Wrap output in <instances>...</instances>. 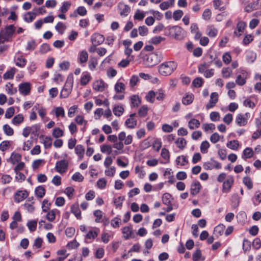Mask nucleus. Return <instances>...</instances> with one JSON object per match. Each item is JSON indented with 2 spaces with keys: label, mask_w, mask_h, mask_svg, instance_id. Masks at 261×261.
Segmentation results:
<instances>
[{
  "label": "nucleus",
  "mask_w": 261,
  "mask_h": 261,
  "mask_svg": "<svg viewBox=\"0 0 261 261\" xmlns=\"http://www.w3.org/2000/svg\"><path fill=\"white\" fill-rule=\"evenodd\" d=\"M177 63L173 61L165 62L161 64L159 67V73L163 76L171 74L177 68Z\"/></svg>",
  "instance_id": "nucleus-1"
},
{
  "label": "nucleus",
  "mask_w": 261,
  "mask_h": 261,
  "mask_svg": "<svg viewBox=\"0 0 261 261\" xmlns=\"http://www.w3.org/2000/svg\"><path fill=\"white\" fill-rule=\"evenodd\" d=\"M181 32V28L177 25L168 27L165 29V34L166 35L173 37L176 39L180 38Z\"/></svg>",
  "instance_id": "nucleus-2"
},
{
  "label": "nucleus",
  "mask_w": 261,
  "mask_h": 261,
  "mask_svg": "<svg viewBox=\"0 0 261 261\" xmlns=\"http://www.w3.org/2000/svg\"><path fill=\"white\" fill-rule=\"evenodd\" d=\"M73 83V77H68L64 87L61 91L60 95V98H65L69 96L72 89Z\"/></svg>",
  "instance_id": "nucleus-3"
},
{
  "label": "nucleus",
  "mask_w": 261,
  "mask_h": 261,
  "mask_svg": "<svg viewBox=\"0 0 261 261\" xmlns=\"http://www.w3.org/2000/svg\"><path fill=\"white\" fill-rule=\"evenodd\" d=\"M68 162L65 160L58 161L56 163L55 169L60 173H63L66 172L68 167Z\"/></svg>",
  "instance_id": "nucleus-4"
},
{
  "label": "nucleus",
  "mask_w": 261,
  "mask_h": 261,
  "mask_svg": "<svg viewBox=\"0 0 261 261\" xmlns=\"http://www.w3.org/2000/svg\"><path fill=\"white\" fill-rule=\"evenodd\" d=\"M234 182V179L232 176H228L222 185V191L224 193H228L230 191L231 187Z\"/></svg>",
  "instance_id": "nucleus-5"
},
{
  "label": "nucleus",
  "mask_w": 261,
  "mask_h": 261,
  "mask_svg": "<svg viewBox=\"0 0 261 261\" xmlns=\"http://www.w3.org/2000/svg\"><path fill=\"white\" fill-rule=\"evenodd\" d=\"M119 14L122 17L127 16L130 12V7L125 4L124 3L120 2L118 5Z\"/></svg>",
  "instance_id": "nucleus-6"
},
{
  "label": "nucleus",
  "mask_w": 261,
  "mask_h": 261,
  "mask_svg": "<svg viewBox=\"0 0 261 261\" xmlns=\"http://www.w3.org/2000/svg\"><path fill=\"white\" fill-rule=\"evenodd\" d=\"M204 168L206 170H212L214 168L220 169L221 165L218 162L211 160L210 162L204 163L203 165Z\"/></svg>",
  "instance_id": "nucleus-7"
},
{
  "label": "nucleus",
  "mask_w": 261,
  "mask_h": 261,
  "mask_svg": "<svg viewBox=\"0 0 261 261\" xmlns=\"http://www.w3.org/2000/svg\"><path fill=\"white\" fill-rule=\"evenodd\" d=\"M31 85L29 82H24L19 84V91L23 95L26 96L30 93Z\"/></svg>",
  "instance_id": "nucleus-8"
},
{
  "label": "nucleus",
  "mask_w": 261,
  "mask_h": 261,
  "mask_svg": "<svg viewBox=\"0 0 261 261\" xmlns=\"http://www.w3.org/2000/svg\"><path fill=\"white\" fill-rule=\"evenodd\" d=\"M104 40V36L98 33H94L91 36V42L92 44L95 45H99L102 44Z\"/></svg>",
  "instance_id": "nucleus-9"
},
{
  "label": "nucleus",
  "mask_w": 261,
  "mask_h": 261,
  "mask_svg": "<svg viewBox=\"0 0 261 261\" xmlns=\"http://www.w3.org/2000/svg\"><path fill=\"white\" fill-rule=\"evenodd\" d=\"M28 196V193L26 190L17 191L14 195L15 201L19 203Z\"/></svg>",
  "instance_id": "nucleus-10"
},
{
  "label": "nucleus",
  "mask_w": 261,
  "mask_h": 261,
  "mask_svg": "<svg viewBox=\"0 0 261 261\" xmlns=\"http://www.w3.org/2000/svg\"><path fill=\"white\" fill-rule=\"evenodd\" d=\"M218 94L217 92H213L210 96L209 102L206 105V109H210L213 108L218 102Z\"/></svg>",
  "instance_id": "nucleus-11"
},
{
  "label": "nucleus",
  "mask_w": 261,
  "mask_h": 261,
  "mask_svg": "<svg viewBox=\"0 0 261 261\" xmlns=\"http://www.w3.org/2000/svg\"><path fill=\"white\" fill-rule=\"evenodd\" d=\"M148 62H150V66L158 64L161 61L159 57L158 53H152L150 54L147 59Z\"/></svg>",
  "instance_id": "nucleus-12"
},
{
  "label": "nucleus",
  "mask_w": 261,
  "mask_h": 261,
  "mask_svg": "<svg viewBox=\"0 0 261 261\" xmlns=\"http://www.w3.org/2000/svg\"><path fill=\"white\" fill-rule=\"evenodd\" d=\"M15 31V27L13 24L9 25L6 27L5 31L3 33L4 38L6 39H9L11 37Z\"/></svg>",
  "instance_id": "nucleus-13"
},
{
  "label": "nucleus",
  "mask_w": 261,
  "mask_h": 261,
  "mask_svg": "<svg viewBox=\"0 0 261 261\" xmlns=\"http://www.w3.org/2000/svg\"><path fill=\"white\" fill-rule=\"evenodd\" d=\"M93 88L96 91L102 92L105 89V83L102 80H98L93 83Z\"/></svg>",
  "instance_id": "nucleus-14"
},
{
  "label": "nucleus",
  "mask_w": 261,
  "mask_h": 261,
  "mask_svg": "<svg viewBox=\"0 0 261 261\" xmlns=\"http://www.w3.org/2000/svg\"><path fill=\"white\" fill-rule=\"evenodd\" d=\"M201 189V185L198 181H194L191 186L190 193L193 195L197 194Z\"/></svg>",
  "instance_id": "nucleus-15"
},
{
  "label": "nucleus",
  "mask_w": 261,
  "mask_h": 261,
  "mask_svg": "<svg viewBox=\"0 0 261 261\" xmlns=\"http://www.w3.org/2000/svg\"><path fill=\"white\" fill-rule=\"evenodd\" d=\"M236 122L240 126H245L247 123V118L243 114H239L236 117Z\"/></svg>",
  "instance_id": "nucleus-16"
},
{
  "label": "nucleus",
  "mask_w": 261,
  "mask_h": 261,
  "mask_svg": "<svg viewBox=\"0 0 261 261\" xmlns=\"http://www.w3.org/2000/svg\"><path fill=\"white\" fill-rule=\"evenodd\" d=\"M37 16V13L34 12H29L23 16L24 20L28 23L32 22Z\"/></svg>",
  "instance_id": "nucleus-17"
},
{
  "label": "nucleus",
  "mask_w": 261,
  "mask_h": 261,
  "mask_svg": "<svg viewBox=\"0 0 261 261\" xmlns=\"http://www.w3.org/2000/svg\"><path fill=\"white\" fill-rule=\"evenodd\" d=\"M71 212L75 215L77 219H81V213L77 204L71 205Z\"/></svg>",
  "instance_id": "nucleus-18"
},
{
  "label": "nucleus",
  "mask_w": 261,
  "mask_h": 261,
  "mask_svg": "<svg viewBox=\"0 0 261 261\" xmlns=\"http://www.w3.org/2000/svg\"><path fill=\"white\" fill-rule=\"evenodd\" d=\"M75 153L78 155L79 158L81 159L83 158L85 153V148L82 145H77L75 147Z\"/></svg>",
  "instance_id": "nucleus-19"
},
{
  "label": "nucleus",
  "mask_w": 261,
  "mask_h": 261,
  "mask_svg": "<svg viewBox=\"0 0 261 261\" xmlns=\"http://www.w3.org/2000/svg\"><path fill=\"white\" fill-rule=\"evenodd\" d=\"M175 0H168V1L163 2L160 5V8L162 10L168 9L174 4Z\"/></svg>",
  "instance_id": "nucleus-20"
},
{
  "label": "nucleus",
  "mask_w": 261,
  "mask_h": 261,
  "mask_svg": "<svg viewBox=\"0 0 261 261\" xmlns=\"http://www.w3.org/2000/svg\"><path fill=\"white\" fill-rule=\"evenodd\" d=\"M132 107H137L141 103V101L138 95H133L130 98Z\"/></svg>",
  "instance_id": "nucleus-21"
},
{
  "label": "nucleus",
  "mask_w": 261,
  "mask_h": 261,
  "mask_svg": "<svg viewBox=\"0 0 261 261\" xmlns=\"http://www.w3.org/2000/svg\"><path fill=\"white\" fill-rule=\"evenodd\" d=\"M194 97V95L192 93L187 94L182 97V102L185 105H190L193 102Z\"/></svg>",
  "instance_id": "nucleus-22"
},
{
  "label": "nucleus",
  "mask_w": 261,
  "mask_h": 261,
  "mask_svg": "<svg viewBox=\"0 0 261 261\" xmlns=\"http://www.w3.org/2000/svg\"><path fill=\"white\" fill-rule=\"evenodd\" d=\"M88 58V54L86 51H81L79 55V61L81 64L87 62Z\"/></svg>",
  "instance_id": "nucleus-23"
},
{
  "label": "nucleus",
  "mask_w": 261,
  "mask_h": 261,
  "mask_svg": "<svg viewBox=\"0 0 261 261\" xmlns=\"http://www.w3.org/2000/svg\"><path fill=\"white\" fill-rule=\"evenodd\" d=\"M225 226L223 224H219L217 225L214 228V234L217 236V237H219L220 236H221L225 229Z\"/></svg>",
  "instance_id": "nucleus-24"
},
{
  "label": "nucleus",
  "mask_w": 261,
  "mask_h": 261,
  "mask_svg": "<svg viewBox=\"0 0 261 261\" xmlns=\"http://www.w3.org/2000/svg\"><path fill=\"white\" fill-rule=\"evenodd\" d=\"M243 75L239 74L237 76L236 83L239 86H243L245 84L246 81V73H243Z\"/></svg>",
  "instance_id": "nucleus-25"
},
{
  "label": "nucleus",
  "mask_w": 261,
  "mask_h": 261,
  "mask_svg": "<svg viewBox=\"0 0 261 261\" xmlns=\"http://www.w3.org/2000/svg\"><path fill=\"white\" fill-rule=\"evenodd\" d=\"M122 233L124 234V238L125 240L128 239L132 234L133 229L132 228L129 226H125L123 227Z\"/></svg>",
  "instance_id": "nucleus-26"
},
{
  "label": "nucleus",
  "mask_w": 261,
  "mask_h": 261,
  "mask_svg": "<svg viewBox=\"0 0 261 261\" xmlns=\"http://www.w3.org/2000/svg\"><path fill=\"white\" fill-rule=\"evenodd\" d=\"M125 124L128 128H133L137 124V121L135 118H129L125 122Z\"/></svg>",
  "instance_id": "nucleus-27"
},
{
  "label": "nucleus",
  "mask_w": 261,
  "mask_h": 261,
  "mask_svg": "<svg viewBox=\"0 0 261 261\" xmlns=\"http://www.w3.org/2000/svg\"><path fill=\"white\" fill-rule=\"evenodd\" d=\"M226 146L229 148L236 150L238 149L239 146V143L238 140H234L232 141H228L226 144Z\"/></svg>",
  "instance_id": "nucleus-28"
},
{
  "label": "nucleus",
  "mask_w": 261,
  "mask_h": 261,
  "mask_svg": "<svg viewBox=\"0 0 261 261\" xmlns=\"http://www.w3.org/2000/svg\"><path fill=\"white\" fill-rule=\"evenodd\" d=\"M176 163L177 165L180 166H185L188 163V161L187 157L184 155L178 156L176 159Z\"/></svg>",
  "instance_id": "nucleus-29"
},
{
  "label": "nucleus",
  "mask_w": 261,
  "mask_h": 261,
  "mask_svg": "<svg viewBox=\"0 0 261 261\" xmlns=\"http://www.w3.org/2000/svg\"><path fill=\"white\" fill-rule=\"evenodd\" d=\"M193 261H199L200 260L203 261L204 257L202 256L201 252L199 249H197L195 252L193 254Z\"/></svg>",
  "instance_id": "nucleus-30"
},
{
  "label": "nucleus",
  "mask_w": 261,
  "mask_h": 261,
  "mask_svg": "<svg viewBox=\"0 0 261 261\" xmlns=\"http://www.w3.org/2000/svg\"><path fill=\"white\" fill-rule=\"evenodd\" d=\"M245 27H246V23L245 22H244L243 21H239L238 23L237 26V31L239 33L238 34L237 32L236 31H235L234 32V34L237 36H240L241 35V34L240 33L242 32L243 31V30H244Z\"/></svg>",
  "instance_id": "nucleus-31"
},
{
  "label": "nucleus",
  "mask_w": 261,
  "mask_h": 261,
  "mask_svg": "<svg viewBox=\"0 0 261 261\" xmlns=\"http://www.w3.org/2000/svg\"><path fill=\"white\" fill-rule=\"evenodd\" d=\"M114 114L116 116H121L124 112V108L121 106H115L113 110Z\"/></svg>",
  "instance_id": "nucleus-32"
},
{
  "label": "nucleus",
  "mask_w": 261,
  "mask_h": 261,
  "mask_svg": "<svg viewBox=\"0 0 261 261\" xmlns=\"http://www.w3.org/2000/svg\"><path fill=\"white\" fill-rule=\"evenodd\" d=\"M200 124L199 121L196 119H192L188 123L189 127L191 129H194L199 127Z\"/></svg>",
  "instance_id": "nucleus-33"
},
{
  "label": "nucleus",
  "mask_w": 261,
  "mask_h": 261,
  "mask_svg": "<svg viewBox=\"0 0 261 261\" xmlns=\"http://www.w3.org/2000/svg\"><path fill=\"white\" fill-rule=\"evenodd\" d=\"M94 216L96 217L95 222L96 223L102 222L103 213L99 210H95L93 212Z\"/></svg>",
  "instance_id": "nucleus-34"
},
{
  "label": "nucleus",
  "mask_w": 261,
  "mask_h": 261,
  "mask_svg": "<svg viewBox=\"0 0 261 261\" xmlns=\"http://www.w3.org/2000/svg\"><path fill=\"white\" fill-rule=\"evenodd\" d=\"M175 143L177 145V146L180 149H184L187 144V142L186 140L183 138H179L178 139L175 141Z\"/></svg>",
  "instance_id": "nucleus-35"
},
{
  "label": "nucleus",
  "mask_w": 261,
  "mask_h": 261,
  "mask_svg": "<svg viewBox=\"0 0 261 261\" xmlns=\"http://www.w3.org/2000/svg\"><path fill=\"white\" fill-rule=\"evenodd\" d=\"M27 60L22 56L18 57L15 59V64L19 67H24L25 66Z\"/></svg>",
  "instance_id": "nucleus-36"
},
{
  "label": "nucleus",
  "mask_w": 261,
  "mask_h": 261,
  "mask_svg": "<svg viewBox=\"0 0 261 261\" xmlns=\"http://www.w3.org/2000/svg\"><path fill=\"white\" fill-rule=\"evenodd\" d=\"M16 69L14 67L12 68L10 70L7 71L4 74V78L5 79H12L16 72Z\"/></svg>",
  "instance_id": "nucleus-37"
},
{
  "label": "nucleus",
  "mask_w": 261,
  "mask_h": 261,
  "mask_svg": "<svg viewBox=\"0 0 261 261\" xmlns=\"http://www.w3.org/2000/svg\"><path fill=\"white\" fill-rule=\"evenodd\" d=\"M24 118L22 114H18L15 116L12 119V122L13 124L17 125L23 121Z\"/></svg>",
  "instance_id": "nucleus-38"
},
{
  "label": "nucleus",
  "mask_w": 261,
  "mask_h": 261,
  "mask_svg": "<svg viewBox=\"0 0 261 261\" xmlns=\"http://www.w3.org/2000/svg\"><path fill=\"white\" fill-rule=\"evenodd\" d=\"M90 74L88 72L85 73L81 77V84L83 86L86 85L91 80Z\"/></svg>",
  "instance_id": "nucleus-39"
},
{
  "label": "nucleus",
  "mask_w": 261,
  "mask_h": 261,
  "mask_svg": "<svg viewBox=\"0 0 261 261\" xmlns=\"http://www.w3.org/2000/svg\"><path fill=\"white\" fill-rule=\"evenodd\" d=\"M71 5L70 2H64L60 9V11L63 13H66L70 9Z\"/></svg>",
  "instance_id": "nucleus-40"
},
{
  "label": "nucleus",
  "mask_w": 261,
  "mask_h": 261,
  "mask_svg": "<svg viewBox=\"0 0 261 261\" xmlns=\"http://www.w3.org/2000/svg\"><path fill=\"white\" fill-rule=\"evenodd\" d=\"M252 201L254 205H257L261 202V192L258 191L256 192Z\"/></svg>",
  "instance_id": "nucleus-41"
},
{
  "label": "nucleus",
  "mask_w": 261,
  "mask_h": 261,
  "mask_svg": "<svg viewBox=\"0 0 261 261\" xmlns=\"http://www.w3.org/2000/svg\"><path fill=\"white\" fill-rule=\"evenodd\" d=\"M45 193V190L42 186H38L35 189V194L39 198H42Z\"/></svg>",
  "instance_id": "nucleus-42"
},
{
  "label": "nucleus",
  "mask_w": 261,
  "mask_h": 261,
  "mask_svg": "<svg viewBox=\"0 0 261 261\" xmlns=\"http://www.w3.org/2000/svg\"><path fill=\"white\" fill-rule=\"evenodd\" d=\"M210 145L208 142L207 141H203L200 145V151L202 153H206L207 152V149L210 147Z\"/></svg>",
  "instance_id": "nucleus-43"
},
{
  "label": "nucleus",
  "mask_w": 261,
  "mask_h": 261,
  "mask_svg": "<svg viewBox=\"0 0 261 261\" xmlns=\"http://www.w3.org/2000/svg\"><path fill=\"white\" fill-rule=\"evenodd\" d=\"M148 108L146 106H142L138 111V115L141 117H145L148 113Z\"/></svg>",
  "instance_id": "nucleus-44"
},
{
  "label": "nucleus",
  "mask_w": 261,
  "mask_h": 261,
  "mask_svg": "<svg viewBox=\"0 0 261 261\" xmlns=\"http://www.w3.org/2000/svg\"><path fill=\"white\" fill-rule=\"evenodd\" d=\"M252 155L253 151L251 148L247 147L244 150L243 158L245 159L251 158Z\"/></svg>",
  "instance_id": "nucleus-45"
},
{
  "label": "nucleus",
  "mask_w": 261,
  "mask_h": 261,
  "mask_svg": "<svg viewBox=\"0 0 261 261\" xmlns=\"http://www.w3.org/2000/svg\"><path fill=\"white\" fill-rule=\"evenodd\" d=\"M5 134L9 136H11L14 134V130L8 124H5L3 127Z\"/></svg>",
  "instance_id": "nucleus-46"
},
{
  "label": "nucleus",
  "mask_w": 261,
  "mask_h": 261,
  "mask_svg": "<svg viewBox=\"0 0 261 261\" xmlns=\"http://www.w3.org/2000/svg\"><path fill=\"white\" fill-rule=\"evenodd\" d=\"M161 156L166 161L168 162L170 159V153L169 150L165 148H162L161 153Z\"/></svg>",
  "instance_id": "nucleus-47"
},
{
  "label": "nucleus",
  "mask_w": 261,
  "mask_h": 261,
  "mask_svg": "<svg viewBox=\"0 0 261 261\" xmlns=\"http://www.w3.org/2000/svg\"><path fill=\"white\" fill-rule=\"evenodd\" d=\"M7 93L10 95H13L17 92V89L14 88L13 84L8 83L6 85Z\"/></svg>",
  "instance_id": "nucleus-48"
},
{
  "label": "nucleus",
  "mask_w": 261,
  "mask_h": 261,
  "mask_svg": "<svg viewBox=\"0 0 261 261\" xmlns=\"http://www.w3.org/2000/svg\"><path fill=\"white\" fill-rule=\"evenodd\" d=\"M243 182L244 184L249 190L251 189L253 187V183L251 178L248 176H245L243 178Z\"/></svg>",
  "instance_id": "nucleus-49"
},
{
  "label": "nucleus",
  "mask_w": 261,
  "mask_h": 261,
  "mask_svg": "<svg viewBox=\"0 0 261 261\" xmlns=\"http://www.w3.org/2000/svg\"><path fill=\"white\" fill-rule=\"evenodd\" d=\"M202 128L206 132L210 130L213 132L215 129V125L213 123H204L202 125Z\"/></svg>",
  "instance_id": "nucleus-50"
},
{
  "label": "nucleus",
  "mask_w": 261,
  "mask_h": 261,
  "mask_svg": "<svg viewBox=\"0 0 261 261\" xmlns=\"http://www.w3.org/2000/svg\"><path fill=\"white\" fill-rule=\"evenodd\" d=\"M155 96V92L153 91H150L148 92L145 96L146 100L151 103H153L154 101V97Z\"/></svg>",
  "instance_id": "nucleus-51"
},
{
  "label": "nucleus",
  "mask_w": 261,
  "mask_h": 261,
  "mask_svg": "<svg viewBox=\"0 0 261 261\" xmlns=\"http://www.w3.org/2000/svg\"><path fill=\"white\" fill-rule=\"evenodd\" d=\"M43 144L45 148H49L52 145V139L49 137H43Z\"/></svg>",
  "instance_id": "nucleus-52"
},
{
  "label": "nucleus",
  "mask_w": 261,
  "mask_h": 261,
  "mask_svg": "<svg viewBox=\"0 0 261 261\" xmlns=\"http://www.w3.org/2000/svg\"><path fill=\"white\" fill-rule=\"evenodd\" d=\"M115 90L117 93L123 92L125 90V85L121 82H118L115 86Z\"/></svg>",
  "instance_id": "nucleus-53"
},
{
  "label": "nucleus",
  "mask_w": 261,
  "mask_h": 261,
  "mask_svg": "<svg viewBox=\"0 0 261 261\" xmlns=\"http://www.w3.org/2000/svg\"><path fill=\"white\" fill-rule=\"evenodd\" d=\"M37 43L36 41L34 40H32L29 41L27 42V45L26 46V49L29 50H33L35 49L37 46Z\"/></svg>",
  "instance_id": "nucleus-54"
},
{
  "label": "nucleus",
  "mask_w": 261,
  "mask_h": 261,
  "mask_svg": "<svg viewBox=\"0 0 261 261\" xmlns=\"http://www.w3.org/2000/svg\"><path fill=\"white\" fill-rule=\"evenodd\" d=\"M207 34L210 37H215L217 36L218 33L217 30L213 27H210L207 28Z\"/></svg>",
  "instance_id": "nucleus-55"
},
{
  "label": "nucleus",
  "mask_w": 261,
  "mask_h": 261,
  "mask_svg": "<svg viewBox=\"0 0 261 261\" xmlns=\"http://www.w3.org/2000/svg\"><path fill=\"white\" fill-rule=\"evenodd\" d=\"M171 195L169 194V193H165L163 196H162V202L163 203L166 205V204H170V203H171Z\"/></svg>",
  "instance_id": "nucleus-56"
},
{
  "label": "nucleus",
  "mask_w": 261,
  "mask_h": 261,
  "mask_svg": "<svg viewBox=\"0 0 261 261\" xmlns=\"http://www.w3.org/2000/svg\"><path fill=\"white\" fill-rule=\"evenodd\" d=\"M256 9H258V8L255 2L248 4L245 8V11L247 12H251L253 10Z\"/></svg>",
  "instance_id": "nucleus-57"
},
{
  "label": "nucleus",
  "mask_w": 261,
  "mask_h": 261,
  "mask_svg": "<svg viewBox=\"0 0 261 261\" xmlns=\"http://www.w3.org/2000/svg\"><path fill=\"white\" fill-rule=\"evenodd\" d=\"M63 131L62 129L59 127H56L53 130V136L56 138H58L63 136Z\"/></svg>",
  "instance_id": "nucleus-58"
},
{
  "label": "nucleus",
  "mask_w": 261,
  "mask_h": 261,
  "mask_svg": "<svg viewBox=\"0 0 261 261\" xmlns=\"http://www.w3.org/2000/svg\"><path fill=\"white\" fill-rule=\"evenodd\" d=\"M184 13L181 10H177L173 12V19L177 21L179 20L182 16Z\"/></svg>",
  "instance_id": "nucleus-59"
},
{
  "label": "nucleus",
  "mask_w": 261,
  "mask_h": 261,
  "mask_svg": "<svg viewBox=\"0 0 261 261\" xmlns=\"http://www.w3.org/2000/svg\"><path fill=\"white\" fill-rule=\"evenodd\" d=\"M50 49V48L49 44L47 43H44L41 45L39 52L41 54H44L49 51Z\"/></svg>",
  "instance_id": "nucleus-60"
},
{
  "label": "nucleus",
  "mask_w": 261,
  "mask_h": 261,
  "mask_svg": "<svg viewBox=\"0 0 261 261\" xmlns=\"http://www.w3.org/2000/svg\"><path fill=\"white\" fill-rule=\"evenodd\" d=\"M21 159V155L18 153H12L11 156V160L13 164L19 162Z\"/></svg>",
  "instance_id": "nucleus-61"
},
{
  "label": "nucleus",
  "mask_w": 261,
  "mask_h": 261,
  "mask_svg": "<svg viewBox=\"0 0 261 261\" xmlns=\"http://www.w3.org/2000/svg\"><path fill=\"white\" fill-rule=\"evenodd\" d=\"M37 225V222L36 221H30L27 223V226L29 230L32 232L36 230Z\"/></svg>",
  "instance_id": "nucleus-62"
},
{
  "label": "nucleus",
  "mask_w": 261,
  "mask_h": 261,
  "mask_svg": "<svg viewBox=\"0 0 261 261\" xmlns=\"http://www.w3.org/2000/svg\"><path fill=\"white\" fill-rule=\"evenodd\" d=\"M203 83V79L201 77H197L192 82V84L195 87H201L202 86Z\"/></svg>",
  "instance_id": "nucleus-63"
},
{
  "label": "nucleus",
  "mask_w": 261,
  "mask_h": 261,
  "mask_svg": "<svg viewBox=\"0 0 261 261\" xmlns=\"http://www.w3.org/2000/svg\"><path fill=\"white\" fill-rule=\"evenodd\" d=\"M72 179L78 182H82L84 180V176L79 172L75 173L72 176Z\"/></svg>",
  "instance_id": "nucleus-64"
}]
</instances>
